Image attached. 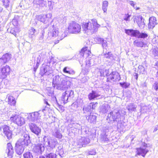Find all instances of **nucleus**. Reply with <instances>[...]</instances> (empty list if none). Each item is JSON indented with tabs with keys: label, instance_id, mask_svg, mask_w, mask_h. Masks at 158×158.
<instances>
[{
	"label": "nucleus",
	"instance_id": "f257e3e1",
	"mask_svg": "<svg viewBox=\"0 0 158 158\" xmlns=\"http://www.w3.org/2000/svg\"><path fill=\"white\" fill-rule=\"evenodd\" d=\"M30 142L29 135L25 133H23L15 144V149L16 153L19 155L21 154L25 147L27 146Z\"/></svg>",
	"mask_w": 158,
	"mask_h": 158
},
{
	"label": "nucleus",
	"instance_id": "f03ea898",
	"mask_svg": "<svg viewBox=\"0 0 158 158\" xmlns=\"http://www.w3.org/2000/svg\"><path fill=\"white\" fill-rule=\"evenodd\" d=\"M100 26L96 19H92L88 23H83L82 27L84 33L89 35L96 32Z\"/></svg>",
	"mask_w": 158,
	"mask_h": 158
},
{
	"label": "nucleus",
	"instance_id": "7ed1b4c3",
	"mask_svg": "<svg viewBox=\"0 0 158 158\" xmlns=\"http://www.w3.org/2000/svg\"><path fill=\"white\" fill-rule=\"evenodd\" d=\"M91 52L89 47H86L82 49L79 54L80 60H82L84 58L86 57L85 61L86 67H90L95 64L94 58H91Z\"/></svg>",
	"mask_w": 158,
	"mask_h": 158
},
{
	"label": "nucleus",
	"instance_id": "20e7f679",
	"mask_svg": "<svg viewBox=\"0 0 158 158\" xmlns=\"http://www.w3.org/2000/svg\"><path fill=\"white\" fill-rule=\"evenodd\" d=\"M123 117L121 115L119 111L117 110H114L108 114L107 120L110 121H113L117 123V127L118 129L122 128L123 125L122 118Z\"/></svg>",
	"mask_w": 158,
	"mask_h": 158
},
{
	"label": "nucleus",
	"instance_id": "39448f33",
	"mask_svg": "<svg viewBox=\"0 0 158 158\" xmlns=\"http://www.w3.org/2000/svg\"><path fill=\"white\" fill-rule=\"evenodd\" d=\"M46 107L45 108L43 109L42 110L29 113L27 117V119L31 122H35L36 121L38 122L40 121V120L41 119V116L45 115V113H46Z\"/></svg>",
	"mask_w": 158,
	"mask_h": 158
},
{
	"label": "nucleus",
	"instance_id": "423d86ee",
	"mask_svg": "<svg viewBox=\"0 0 158 158\" xmlns=\"http://www.w3.org/2000/svg\"><path fill=\"white\" fill-rule=\"evenodd\" d=\"M44 145L46 146L50 147L52 149H53L57 145L58 143L56 139L55 138L47 136H44L43 137Z\"/></svg>",
	"mask_w": 158,
	"mask_h": 158
},
{
	"label": "nucleus",
	"instance_id": "0eeeda50",
	"mask_svg": "<svg viewBox=\"0 0 158 158\" xmlns=\"http://www.w3.org/2000/svg\"><path fill=\"white\" fill-rule=\"evenodd\" d=\"M68 29L69 33L77 34L80 32L81 27L79 24L74 21H72L69 23Z\"/></svg>",
	"mask_w": 158,
	"mask_h": 158
},
{
	"label": "nucleus",
	"instance_id": "6e6552de",
	"mask_svg": "<svg viewBox=\"0 0 158 158\" xmlns=\"http://www.w3.org/2000/svg\"><path fill=\"white\" fill-rule=\"evenodd\" d=\"M52 62V64L55 63V61L54 60V58L52 57L50 59V60L47 63V65L46 66H44L43 68L41 69V75H48L52 73L53 71L51 68L50 66V64Z\"/></svg>",
	"mask_w": 158,
	"mask_h": 158
},
{
	"label": "nucleus",
	"instance_id": "1a4fd4ad",
	"mask_svg": "<svg viewBox=\"0 0 158 158\" xmlns=\"http://www.w3.org/2000/svg\"><path fill=\"white\" fill-rule=\"evenodd\" d=\"M10 120L18 126H21L25 123L24 118L17 114H13L10 117Z\"/></svg>",
	"mask_w": 158,
	"mask_h": 158
},
{
	"label": "nucleus",
	"instance_id": "9d476101",
	"mask_svg": "<svg viewBox=\"0 0 158 158\" xmlns=\"http://www.w3.org/2000/svg\"><path fill=\"white\" fill-rule=\"evenodd\" d=\"M52 14L51 13H48L46 15H37L35 16L36 19L45 24L47 23L49 21L52 22Z\"/></svg>",
	"mask_w": 158,
	"mask_h": 158
},
{
	"label": "nucleus",
	"instance_id": "9b49d317",
	"mask_svg": "<svg viewBox=\"0 0 158 158\" xmlns=\"http://www.w3.org/2000/svg\"><path fill=\"white\" fill-rule=\"evenodd\" d=\"M59 33V32L58 28L53 25L48 30L47 34V39L49 40L53 38H55L58 36Z\"/></svg>",
	"mask_w": 158,
	"mask_h": 158
},
{
	"label": "nucleus",
	"instance_id": "f8f14e48",
	"mask_svg": "<svg viewBox=\"0 0 158 158\" xmlns=\"http://www.w3.org/2000/svg\"><path fill=\"white\" fill-rule=\"evenodd\" d=\"M120 79L119 74L116 72H112L108 76L107 78V81L115 82L118 81Z\"/></svg>",
	"mask_w": 158,
	"mask_h": 158
},
{
	"label": "nucleus",
	"instance_id": "ddd939ff",
	"mask_svg": "<svg viewBox=\"0 0 158 158\" xmlns=\"http://www.w3.org/2000/svg\"><path fill=\"white\" fill-rule=\"evenodd\" d=\"M1 130L8 139L11 138L12 132L10 127L7 125H4L2 126Z\"/></svg>",
	"mask_w": 158,
	"mask_h": 158
},
{
	"label": "nucleus",
	"instance_id": "4468645a",
	"mask_svg": "<svg viewBox=\"0 0 158 158\" xmlns=\"http://www.w3.org/2000/svg\"><path fill=\"white\" fill-rule=\"evenodd\" d=\"M44 150V147L43 145L41 143L34 144L33 145V151L38 155L41 154Z\"/></svg>",
	"mask_w": 158,
	"mask_h": 158
},
{
	"label": "nucleus",
	"instance_id": "2eb2a0df",
	"mask_svg": "<svg viewBox=\"0 0 158 158\" xmlns=\"http://www.w3.org/2000/svg\"><path fill=\"white\" fill-rule=\"evenodd\" d=\"M70 82L65 79L62 81L60 83L57 84L56 86V89L60 90H64L69 87Z\"/></svg>",
	"mask_w": 158,
	"mask_h": 158
},
{
	"label": "nucleus",
	"instance_id": "dca6fc26",
	"mask_svg": "<svg viewBox=\"0 0 158 158\" xmlns=\"http://www.w3.org/2000/svg\"><path fill=\"white\" fill-rule=\"evenodd\" d=\"M10 70V67L9 66L3 67L0 69V78L4 79L9 74Z\"/></svg>",
	"mask_w": 158,
	"mask_h": 158
},
{
	"label": "nucleus",
	"instance_id": "f3484780",
	"mask_svg": "<svg viewBox=\"0 0 158 158\" xmlns=\"http://www.w3.org/2000/svg\"><path fill=\"white\" fill-rule=\"evenodd\" d=\"M90 142V139L84 137H81L77 141V145L79 148L86 147Z\"/></svg>",
	"mask_w": 158,
	"mask_h": 158
},
{
	"label": "nucleus",
	"instance_id": "a211bd4d",
	"mask_svg": "<svg viewBox=\"0 0 158 158\" xmlns=\"http://www.w3.org/2000/svg\"><path fill=\"white\" fill-rule=\"evenodd\" d=\"M29 126L31 131L37 136L39 135L40 134L41 129L37 127L36 125L34 123H31L29 124Z\"/></svg>",
	"mask_w": 158,
	"mask_h": 158
},
{
	"label": "nucleus",
	"instance_id": "6ab92c4d",
	"mask_svg": "<svg viewBox=\"0 0 158 158\" xmlns=\"http://www.w3.org/2000/svg\"><path fill=\"white\" fill-rule=\"evenodd\" d=\"M143 147L144 148H140L137 149V154L138 155H141L143 157H145V155L149 151L148 149H146L147 144L143 143Z\"/></svg>",
	"mask_w": 158,
	"mask_h": 158
},
{
	"label": "nucleus",
	"instance_id": "aec40b11",
	"mask_svg": "<svg viewBox=\"0 0 158 158\" xmlns=\"http://www.w3.org/2000/svg\"><path fill=\"white\" fill-rule=\"evenodd\" d=\"M88 97L90 100H94L95 99H99L102 98V96L101 95L98 91L93 90L89 94Z\"/></svg>",
	"mask_w": 158,
	"mask_h": 158
},
{
	"label": "nucleus",
	"instance_id": "412c9836",
	"mask_svg": "<svg viewBox=\"0 0 158 158\" xmlns=\"http://www.w3.org/2000/svg\"><path fill=\"white\" fill-rule=\"evenodd\" d=\"M11 57L10 54L6 53L3 55L2 57L0 58V64L2 65L9 60Z\"/></svg>",
	"mask_w": 158,
	"mask_h": 158
},
{
	"label": "nucleus",
	"instance_id": "4be33fe9",
	"mask_svg": "<svg viewBox=\"0 0 158 158\" xmlns=\"http://www.w3.org/2000/svg\"><path fill=\"white\" fill-rule=\"evenodd\" d=\"M125 32L128 35H130L132 37H136L138 36L139 33V31L137 30L128 29L125 30Z\"/></svg>",
	"mask_w": 158,
	"mask_h": 158
},
{
	"label": "nucleus",
	"instance_id": "5701e85b",
	"mask_svg": "<svg viewBox=\"0 0 158 158\" xmlns=\"http://www.w3.org/2000/svg\"><path fill=\"white\" fill-rule=\"evenodd\" d=\"M98 104L97 103H91L89 105L86 106H85L83 108V110L84 113L86 112L90 111L95 109L96 106Z\"/></svg>",
	"mask_w": 158,
	"mask_h": 158
},
{
	"label": "nucleus",
	"instance_id": "b1692460",
	"mask_svg": "<svg viewBox=\"0 0 158 158\" xmlns=\"http://www.w3.org/2000/svg\"><path fill=\"white\" fill-rule=\"evenodd\" d=\"M157 24L156 18L154 17H152L149 18V23L148 24L149 29H152Z\"/></svg>",
	"mask_w": 158,
	"mask_h": 158
},
{
	"label": "nucleus",
	"instance_id": "393cba45",
	"mask_svg": "<svg viewBox=\"0 0 158 158\" xmlns=\"http://www.w3.org/2000/svg\"><path fill=\"white\" fill-rule=\"evenodd\" d=\"M64 79L62 78L61 76L58 75L55 76L53 78L52 84L53 87L55 88L58 83H60V82Z\"/></svg>",
	"mask_w": 158,
	"mask_h": 158
},
{
	"label": "nucleus",
	"instance_id": "a878e982",
	"mask_svg": "<svg viewBox=\"0 0 158 158\" xmlns=\"http://www.w3.org/2000/svg\"><path fill=\"white\" fill-rule=\"evenodd\" d=\"M7 149L6 151L8 155L9 156H12V155L14 153L13 148L10 143H8L7 144Z\"/></svg>",
	"mask_w": 158,
	"mask_h": 158
},
{
	"label": "nucleus",
	"instance_id": "bb28decb",
	"mask_svg": "<svg viewBox=\"0 0 158 158\" xmlns=\"http://www.w3.org/2000/svg\"><path fill=\"white\" fill-rule=\"evenodd\" d=\"M137 21L136 23L138 24V26L141 28H143L145 25L144 22V19H143L142 16L137 17Z\"/></svg>",
	"mask_w": 158,
	"mask_h": 158
},
{
	"label": "nucleus",
	"instance_id": "cd10ccee",
	"mask_svg": "<svg viewBox=\"0 0 158 158\" xmlns=\"http://www.w3.org/2000/svg\"><path fill=\"white\" fill-rule=\"evenodd\" d=\"M81 131L83 134L87 135V136L89 137L90 135H92L91 132L89 131V128L86 126H83L81 128Z\"/></svg>",
	"mask_w": 158,
	"mask_h": 158
},
{
	"label": "nucleus",
	"instance_id": "c85d7f7f",
	"mask_svg": "<svg viewBox=\"0 0 158 158\" xmlns=\"http://www.w3.org/2000/svg\"><path fill=\"white\" fill-rule=\"evenodd\" d=\"M53 135L56 138L59 139H61L62 137V135L60 133L59 128L58 127L55 128Z\"/></svg>",
	"mask_w": 158,
	"mask_h": 158
},
{
	"label": "nucleus",
	"instance_id": "c756f323",
	"mask_svg": "<svg viewBox=\"0 0 158 158\" xmlns=\"http://www.w3.org/2000/svg\"><path fill=\"white\" fill-rule=\"evenodd\" d=\"M8 97V104L11 106H14L15 104L16 101L15 98L12 96H10L9 94L7 95Z\"/></svg>",
	"mask_w": 158,
	"mask_h": 158
},
{
	"label": "nucleus",
	"instance_id": "7c9ffc66",
	"mask_svg": "<svg viewBox=\"0 0 158 158\" xmlns=\"http://www.w3.org/2000/svg\"><path fill=\"white\" fill-rule=\"evenodd\" d=\"M86 118L88 119V121L91 123H94L95 122L96 119V116L92 114L89 116H87Z\"/></svg>",
	"mask_w": 158,
	"mask_h": 158
},
{
	"label": "nucleus",
	"instance_id": "2f4dec72",
	"mask_svg": "<svg viewBox=\"0 0 158 158\" xmlns=\"http://www.w3.org/2000/svg\"><path fill=\"white\" fill-rule=\"evenodd\" d=\"M136 108V106L133 103H130L126 107L127 109L129 112L135 111Z\"/></svg>",
	"mask_w": 158,
	"mask_h": 158
},
{
	"label": "nucleus",
	"instance_id": "473e14b6",
	"mask_svg": "<svg viewBox=\"0 0 158 158\" xmlns=\"http://www.w3.org/2000/svg\"><path fill=\"white\" fill-rule=\"evenodd\" d=\"M33 3L42 6H44L46 5V2L44 0H34Z\"/></svg>",
	"mask_w": 158,
	"mask_h": 158
},
{
	"label": "nucleus",
	"instance_id": "72a5a7b5",
	"mask_svg": "<svg viewBox=\"0 0 158 158\" xmlns=\"http://www.w3.org/2000/svg\"><path fill=\"white\" fill-rule=\"evenodd\" d=\"M63 71L64 73L69 74L74 73V72L72 69L70 67L67 66L64 67L63 69Z\"/></svg>",
	"mask_w": 158,
	"mask_h": 158
},
{
	"label": "nucleus",
	"instance_id": "f704fd0d",
	"mask_svg": "<svg viewBox=\"0 0 158 158\" xmlns=\"http://www.w3.org/2000/svg\"><path fill=\"white\" fill-rule=\"evenodd\" d=\"M103 54L105 58L110 59V60H107V61H110L114 59L113 55L111 52H108L107 54L106 53L105 54L103 52Z\"/></svg>",
	"mask_w": 158,
	"mask_h": 158
},
{
	"label": "nucleus",
	"instance_id": "c9c22d12",
	"mask_svg": "<svg viewBox=\"0 0 158 158\" xmlns=\"http://www.w3.org/2000/svg\"><path fill=\"white\" fill-rule=\"evenodd\" d=\"M134 44L139 47H142L144 45V43L142 41L136 40L134 41Z\"/></svg>",
	"mask_w": 158,
	"mask_h": 158
},
{
	"label": "nucleus",
	"instance_id": "e433bc0d",
	"mask_svg": "<svg viewBox=\"0 0 158 158\" xmlns=\"http://www.w3.org/2000/svg\"><path fill=\"white\" fill-rule=\"evenodd\" d=\"M68 98L69 97L65 92L63 93L61 100L64 103H66L67 102Z\"/></svg>",
	"mask_w": 158,
	"mask_h": 158
},
{
	"label": "nucleus",
	"instance_id": "4c0bfd02",
	"mask_svg": "<svg viewBox=\"0 0 158 158\" xmlns=\"http://www.w3.org/2000/svg\"><path fill=\"white\" fill-rule=\"evenodd\" d=\"M100 72L101 74V76L105 77L106 76L108 77L109 75V70L108 69H103L101 70L100 71Z\"/></svg>",
	"mask_w": 158,
	"mask_h": 158
},
{
	"label": "nucleus",
	"instance_id": "58836bf2",
	"mask_svg": "<svg viewBox=\"0 0 158 158\" xmlns=\"http://www.w3.org/2000/svg\"><path fill=\"white\" fill-rule=\"evenodd\" d=\"M56 154L51 153L47 154L45 156L46 157L42 156H40V158H56Z\"/></svg>",
	"mask_w": 158,
	"mask_h": 158
},
{
	"label": "nucleus",
	"instance_id": "ea45409f",
	"mask_svg": "<svg viewBox=\"0 0 158 158\" xmlns=\"http://www.w3.org/2000/svg\"><path fill=\"white\" fill-rule=\"evenodd\" d=\"M108 2L105 1L103 2L102 8L104 13L106 12L108 6Z\"/></svg>",
	"mask_w": 158,
	"mask_h": 158
},
{
	"label": "nucleus",
	"instance_id": "a19ab883",
	"mask_svg": "<svg viewBox=\"0 0 158 158\" xmlns=\"http://www.w3.org/2000/svg\"><path fill=\"white\" fill-rule=\"evenodd\" d=\"M35 30L34 28L32 27L29 29L28 32L29 36L31 38L35 36Z\"/></svg>",
	"mask_w": 158,
	"mask_h": 158
},
{
	"label": "nucleus",
	"instance_id": "79ce46f5",
	"mask_svg": "<svg viewBox=\"0 0 158 158\" xmlns=\"http://www.w3.org/2000/svg\"><path fill=\"white\" fill-rule=\"evenodd\" d=\"M45 55L42 53L40 54L39 55L37 56L36 62L40 63L45 57Z\"/></svg>",
	"mask_w": 158,
	"mask_h": 158
},
{
	"label": "nucleus",
	"instance_id": "37998d69",
	"mask_svg": "<svg viewBox=\"0 0 158 158\" xmlns=\"http://www.w3.org/2000/svg\"><path fill=\"white\" fill-rule=\"evenodd\" d=\"M90 70L89 67H86V65L85 68L82 69L81 73L84 75H87Z\"/></svg>",
	"mask_w": 158,
	"mask_h": 158
},
{
	"label": "nucleus",
	"instance_id": "c03bdc74",
	"mask_svg": "<svg viewBox=\"0 0 158 158\" xmlns=\"http://www.w3.org/2000/svg\"><path fill=\"white\" fill-rule=\"evenodd\" d=\"M148 36V34L145 32H139V34L138 37L140 38H145Z\"/></svg>",
	"mask_w": 158,
	"mask_h": 158
},
{
	"label": "nucleus",
	"instance_id": "a18cd8bd",
	"mask_svg": "<svg viewBox=\"0 0 158 158\" xmlns=\"http://www.w3.org/2000/svg\"><path fill=\"white\" fill-rule=\"evenodd\" d=\"M24 158H33L32 154L30 152H27L23 155Z\"/></svg>",
	"mask_w": 158,
	"mask_h": 158
},
{
	"label": "nucleus",
	"instance_id": "49530a36",
	"mask_svg": "<svg viewBox=\"0 0 158 158\" xmlns=\"http://www.w3.org/2000/svg\"><path fill=\"white\" fill-rule=\"evenodd\" d=\"M7 31L8 32H9L12 34H13L15 36H16V32L15 31V30L14 28L11 29V28H8Z\"/></svg>",
	"mask_w": 158,
	"mask_h": 158
},
{
	"label": "nucleus",
	"instance_id": "de8ad7c7",
	"mask_svg": "<svg viewBox=\"0 0 158 158\" xmlns=\"http://www.w3.org/2000/svg\"><path fill=\"white\" fill-rule=\"evenodd\" d=\"M72 124L73 127L79 130L81 129L82 127V126H81L78 123H73Z\"/></svg>",
	"mask_w": 158,
	"mask_h": 158
},
{
	"label": "nucleus",
	"instance_id": "09e8293b",
	"mask_svg": "<svg viewBox=\"0 0 158 158\" xmlns=\"http://www.w3.org/2000/svg\"><path fill=\"white\" fill-rule=\"evenodd\" d=\"M152 42L157 47L158 45V36H156L153 38L152 40Z\"/></svg>",
	"mask_w": 158,
	"mask_h": 158
},
{
	"label": "nucleus",
	"instance_id": "8fccbe9b",
	"mask_svg": "<svg viewBox=\"0 0 158 158\" xmlns=\"http://www.w3.org/2000/svg\"><path fill=\"white\" fill-rule=\"evenodd\" d=\"M130 15H129L128 14H126L123 16V19L126 22H129L130 21Z\"/></svg>",
	"mask_w": 158,
	"mask_h": 158
},
{
	"label": "nucleus",
	"instance_id": "3c124183",
	"mask_svg": "<svg viewBox=\"0 0 158 158\" xmlns=\"http://www.w3.org/2000/svg\"><path fill=\"white\" fill-rule=\"evenodd\" d=\"M119 84L121 86L125 89L127 88L130 85V84L129 83L126 82H120Z\"/></svg>",
	"mask_w": 158,
	"mask_h": 158
},
{
	"label": "nucleus",
	"instance_id": "603ef678",
	"mask_svg": "<svg viewBox=\"0 0 158 158\" xmlns=\"http://www.w3.org/2000/svg\"><path fill=\"white\" fill-rule=\"evenodd\" d=\"M44 33V31L43 30L41 32V34L40 35V37L39 38V40L40 41V42H43L44 41V40H43V39Z\"/></svg>",
	"mask_w": 158,
	"mask_h": 158
},
{
	"label": "nucleus",
	"instance_id": "864d4df0",
	"mask_svg": "<svg viewBox=\"0 0 158 158\" xmlns=\"http://www.w3.org/2000/svg\"><path fill=\"white\" fill-rule=\"evenodd\" d=\"M152 89L157 91L158 90V81H156L153 84L152 87Z\"/></svg>",
	"mask_w": 158,
	"mask_h": 158
},
{
	"label": "nucleus",
	"instance_id": "5fc2aeb1",
	"mask_svg": "<svg viewBox=\"0 0 158 158\" xmlns=\"http://www.w3.org/2000/svg\"><path fill=\"white\" fill-rule=\"evenodd\" d=\"M104 39L100 38L98 37H96L94 38L95 41L98 44H101Z\"/></svg>",
	"mask_w": 158,
	"mask_h": 158
},
{
	"label": "nucleus",
	"instance_id": "6e6d98bb",
	"mask_svg": "<svg viewBox=\"0 0 158 158\" xmlns=\"http://www.w3.org/2000/svg\"><path fill=\"white\" fill-rule=\"evenodd\" d=\"M3 5L6 8L8 7L9 5L10 0H3Z\"/></svg>",
	"mask_w": 158,
	"mask_h": 158
},
{
	"label": "nucleus",
	"instance_id": "4d7b16f0",
	"mask_svg": "<svg viewBox=\"0 0 158 158\" xmlns=\"http://www.w3.org/2000/svg\"><path fill=\"white\" fill-rule=\"evenodd\" d=\"M65 92L67 94L69 97L73 96V91L72 90L66 91Z\"/></svg>",
	"mask_w": 158,
	"mask_h": 158
},
{
	"label": "nucleus",
	"instance_id": "13d9d810",
	"mask_svg": "<svg viewBox=\"0 0 158 158\" xmlns=\"http://www.w3.org/2000/svg\"><path fill=\"white\" fill-rule=\"evenodd\" d=\"M101 44H102V46L103 48L106 49L107 46L106 41L104 39Z\"/></svg>",
	"mask_w": 158,
	"mask_h": 158
},
{
	"label": "nucleus",
	"instance_id": "bf43d9fd",
	"mask_svg": "<svg viewBox=\"0 0 158 158\" xmlns=\"http://www.w3.org/2000/svg\"><path fill=\"white\" fill-rule=\"evenodd\" d=\"M52 3H54V2H52L51 1H48V6L49 7V9L50 10H52L53 8V5Z\"/></svg>",
	"mask_w": 158,
	"mask_h": 158
},
{
	"label": "nucleus",
	"instance_id": "052dcab7",
	"mask_svg": "<svg viewBox=\"0 0 158 158\" xmlns=\"http://www.w3.org/2000/svg\"><path fill=\"white\" fill-rule=\"evenodd\" d=\"M61 35L59 38L60 40H61L63 39L64 38L66 37L67 35V34L65 33V31L64 32H62L61 33Z\"/></svg>",
	"mask_w": 158,
	"mask_h": 158
},
{
	"label": "nucleus",
	"instance_id": "680f3d73",
	"mask_svg": "<svg viewBox=\"0 0 158 158\" xmlns=\"http://www.w3.org/2000/svg\"><path fill=\"white\" fill-rule=\"evenodd\" d=\"M89 78V77L85 76L81 79V81L82 83H84L87 81Z\"/></svg>",
	"mask_w": 158,
	"mask_h": 158
},
{
	"label": "nucleus",
	"instance_id": "e2e57ef3",
	"mask_svg": "<svg viewBox=\"0 0 158 158\" xmlns=\"http://www.w3.org/2000/svg\"><path fill=\"white\" fill-rule=\"evenodd\" d=\"M95 150L94 149H92L89 151L88 152L89 155H95L96 154Z\"/></svg>",
	"mask_w": 158,
	"mask_h": 158
},
{
	"label": "nucleus",
	"instance_id": "0e129e2a",
	"mask_svg": "<svg viewBox=\"0 0 158 158\" xmlns=\"http://www.w3.org/2000/svg\"><path fill=\"white\" fill-rule=\"evenodd\" d=\"M109 107L108 106H103V109L102 110V113H107L108 111Z\"/></svg>",
	"mask_w": 158,
	"mask_h": 158
},
{
	"label": "nucleus",
	"instance_id": "69168bd1",
	"mask_svg": "<svg viewBox=\"0 0 158 158\" xmlns=\"http://www.w3.org/2000/svg\"><path fill=\"white\" fill-rule=\"evenodd\" d=\"M136 2L133 1H130L129 2V4L132 6H133L134 8H135V6L136 4Z\"/></svg>",
	"mask_w": 158,
	"mask_h": 158
},
{
	"label": "nucleus",
	"instance_id": "338daca9",
	"mask_svg": "<svg viewBox=\"0 0 158 158\" xmlns=\"http://www.w3.org/2000/svg\"><path fill=\"white\" fill-rule=\"evenodd\" d=\"M152 52L155 56H158V52L156 49H153Z\"/></svg>",
	"mask_w": 158,
	"mask_h": 158
},
{
	"label": "nucleus",
	"instance_id": "774afa93",
	"mask_svg": "<svg viewBox=\"0 0 158 158\" xmlns=\"http://www.w3.org/2000/svg\"><path fill=\"white\" fill-rule=\"evenodd\" d=\"M40 62H36V65L34 66V71H35L36 70V69L38 68L39 64H40Z\"/></svg>",
	"mask_w": 158,
	"mask_h": 158
}]
</instances>
